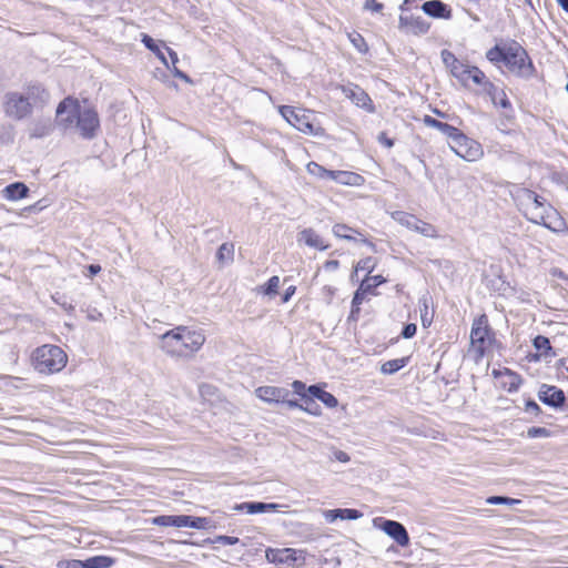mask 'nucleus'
Listing matches in <instances>:
<instances>
[{
    "label": "nucleus",
    "mask_w": 568,
    "mask_h": 568,
    "mask_svg": "<svg viewBox=\"0 0 568 568\" xmlns=\"http://www.w3.org/2000/svg\"><path fill=\"white\" fill-rule=\"evenodd\" d=\"M450 149L459 158L469 162L478 160L484 153L480 144L467 138L462 131L450 141Z\"/></svg>",
    "instance_id": "nucleus-8"
},
{
    "label": "nucleus",
    "mask_w": 568,
    "mask_h": 568,
    "mask_svg": "<svg viewBox=\"0 0 568 568\" xmlns=\"http://www.w3.org/2000/svg\"><path fill=\"white\" fill-rule=\"evenodd\" d=\"M525 410L527 413L538 415L540 412V407L535 400H527L525 405Z\"/></svg>",
    "instance_id": "nucleus-55"
},
{
    "label": "nucleus",
    "mask_w": 568,
    "mask_h": 568,
    "mask_svg": "<svg viewBox=\"0 0 568 568\" xmlns=\"http://www.w3.org/2000/svg\"><path fill=\"white\" fill-rule=\"evenodd\" d=\"M29 189L21 182L9 184L4 187V197L11 201H17L28 195Z\"/></svg>",
    "instance_id": "nucleus-25"
},
{
    "label": "nucleus",
    "mask_w": 568,
    "mask_h": 568,
    "mask_svg": "<svg viewBox=\"0 0 568 568\" xmlns=\"http://www.w3.org/2000/svg\"><path fill=\"white\" fill-rule=\"evenodd\" d=\"M538 398L546 405L558 408L565 404V393L556 387L542 385L538 392Z\"/></svg>",
    "instance_id": "nucleus-14"
},
{
    "label": "nucleus",
    "mask_w": 568,
    "mask_h": 568,
    "mask_svg": "<svg viewBox=\"0 0 568 568\" xmlns=\"http://www.w3.org/2000/svg\"><path fill=\"white\" fill-rule=\"evenodd\" d=\"M334 457H335L336 460H338L341 463L349 462V456L345 452H343V450L334 452Z\"/></svg>",
    "instance_id": "nucleus-58"
},
{
    "label": "nucleus",
    "mask_w": 568,
    "mask_h": 568,
    "mask_svg": "<svg viewBox=\"0 0 568 568\" xmlns=\"http://www.w3.org/2000/svg\"><path fill=\"white\" fill-rule=\"evenodd\" d=\"M442 58L444 63L450 69V72L455 78H457L462 82H467L466 73L468 71L469 65L458 60L448 50L442 51Z\"/></svg>",
    "instance_id": "nucleus-16"
},
{
    "label": "nucleus",
    "mask_w": 568,
    "mask_h": 568,
    "mask_svg": "<svg viewBox=\"0 0 568 568\" xmlns=\"http://www.w3.org/2000/svg\"><path fill=\"white\" fill-rule=\"evenodd\" d=\"M280 286V277L278 276H272L264 288V293L266 295H275L277 293Z\"/></svg>",
    "instance_id": "nucleus-42"
},
{
    "label": "nucleus",
    "mask_w": 568,
    "mask_h": 568,
    "mask_svg": "<svg viewBox=\"0 0 568 568\" xmlns=\"http://www.w3.org/2000/svg\"><path fill=\"white\" fill-rule=\"evenodd\" d=\"M536 195H537V193L529 189H521L518 192V195H517L518 197L516 199V201H517L518 205L520 206V210L523 211L524 214H525V210H527L529 207V205L536 201Z\"/></svg>",
    "instance_id": "nucleus-31"
},
{
    "label": "nucleus",
    "mask_w": 568,
    "mask_h": 568,
    "mask_svg": "<svg viewBox=\"0 0 568 568\" xmlns=\"http://www.w3.org/2000/svg\"><path fill=\"white\" fill-rule=\"evenodd\" d=\"M4 111L9 116L20 120L31 113V102L24 94L9 92L6 94Z\"/></svg>",
    "instance_id": "nucleus-9"
},
{
    "label": "nucleus",
    "mask_w": 568,
    "mask_h": 568,
    "mask_svg": "<svg viewBox=\"0 0 568 568\" xmlns=\"http://www.w3.org/2000/svg\"><path fill=\"white\" fill-rule=\"evenodd\" d=\"M57 116L65 129L75 122L77 129L85 139H92L100 126L98 113L89 106H81L71 98L60 102L57 108Z\"/></svg>",
    "instance_id": "nucleus-2"
},
{
    "label": "nucleus",
    "mask_w": 568,
    "mask_h": 568,
    "mask_svg": "<svg viewBox=\"0 0 568 568\" xmlns=\"http://www.w3.org/2000/svg\"><path fill=\"white\" fill-rule=\"evenodd\" d=\"M361 307L352 304V310L348 316V321H357L359 316Z\"/></svg>",
    "instance_id": "nucleus-60"
},
{
    "label": "nucleus",
    "mask_w": 568,
    "mask_h": 568,
    "mask_svg": "<svg viewBox=\"0 0 568 568\" xmlns=\"http://www.w3.org/2000/svg\"><path fill=\"white\" fill-rule=\"evenodd\" d=\"M233 255L234 247L233 244L230 243H223L216 252V258L220 263L232 262Z\"/></svg>",
    "instance_id": "nucleus-37"
},
{
    "label": "nucleus",
    "mask_w": 568,
    "mask_h": 568,
    "mask_svg": "<svg viewBox=\"0 0 568 568\" xmlns=\"http://www.w3.org/2000/svg\"><path fill=\"white\" fill-rule=\"evenodd\" d=\"M486 58L494 64L503 62L510 73L519 78L530 79L536 73L530 57L516 40H510L504 45H494L486 52Z\"/></svg>",
    "instance_id": "nucleus-1"
},
{
    "label": "nucleus",
    "mask_w": 568,
    "mask_h": 568,
    "mask_svg": "<svg viewBox=\"0 0 568 568\" xmlns=\"http://www.w3.org/2000/svg\"><path fill=\"white\" fill-rule=\"evenodd\" d=\"M353 45L362 53L367 52L368 47L364 38L359 33H352L348 36Z\"/></svg>",
    "instance_id": "nucleus-40"
},
{
    "label": "nucleus",
    "mask_w": 568,
    "mask_h": 568,
    "mask_svg": "<svg viewBox=\"0 0 568 568\" xmlns=\"http://www.w3.org/2000/svg\"><path fill=\"white\" fill-rule=\"evenodd\" d=\"M495 341V333L489 326L488 317L481 314L475 318L470 331V353L474 354L476 362L484 358Z\"/></svg>",
    "instance_id": "nucleus-5"
},
{
    "label": "nucleus",
    "mask_w": 568,
    "mask_h": 568,
    "mask_svg": "<svg viewBox=\"0 0 568 568\" xmlns=\"http://www.w3.org/2000/svg\"><path fill=\"white\" fill-rule=\"evenodd\" d=\"M50 124H47V123H43V124H36L32 130H31V133L30 135L32 138H42V136H45L49 134L50 132Z\"/></svg>",
    "instance_id": "nucleus-43"
},
{
    "label": "nucleus",
    "mask_w": 568,
    "mask_h": 568,
    "mask_svg": "<svg viewBox=\"0 0 568 568\" xmlns=\"http://www.w3.org/2000/svg\"><path fill=\"white\" fill-rule=\"evenodd\" d=\"M341 90L343 94L356 106L362 108L369 113L375 111L372 99L361 87L349 83L347 85H341Z\"/></svg>",
    "instance_id": "nucleus-11"
},
{
    "label": "nucleus",
    "mask_w": 568,
    "mask_h": 568,
    "mask_svg": "<svg viewBox=\"0 0 568 568\" xmlns=\"http://www.w3.org/2000/svg\"><path fill=\"white\" fill-rule=\"evenodd\" d=\"M534 347L544 356H555L548 337L538 335L532 341Z\"/></svg>",
    "instance_id": "nucleus-33"
},
{
    "label": "nucleus",
    "mask_w": 568,
    "mask_h": 568,
    "mask_svg": "<svg viewBox=\"0 0 568 568\" xmlns=\"http://www.w3.org/2000/svg\"><path fill=\"white\" fill-rule=\"evenodd\" d=\"M422 10L425 14L435 19L449 20L453 17L450 7L440 0H429L424 2Z\"/></svg>",
    "instance_id": "nucleus-15"
},
{
    "label": "nucleus",
    "mask_w": 568,
    "mask_h": 568,
    "mask_svg": "<svg viewBox=\"0 0 568 568\" xmlns=\"http://www.w3.org/2000/svg\"><path fill=\"white\" fill-rule=\"evenodd\" d=\"M297 242L300 244H304L306 246L325 251L328 248V245L324 243L322 236L313 229H304L297 234Z\"/></svg>",
    "instance_id": "nucleus-17"
},
{
    "label": "nucleus",
    "mask_w": 568,
    "mask_h": 568,
    "mask_svg": "<svg viewBox=\"0 0 568 568\" xmlns=\"http://www.w3.org/2000/svg\"><path fill=\"white\" fill-rule=\"evenodd\" d=\"M255 395L265 403L282 404V400H286V397H290L291 393L284 387L260 386L255 389Z\"/></svg>",
    "instance_id": "nucleus-13"
},
{
    "label": "nucleus",
    "mask_w": 568,
    "mask_h": 568,
    "mask_svg": "<svg viewBox=\"0 0 568 568\" xmlns=\"http://www.w3.org/2000/svg\"><path fill=\"white\" fill-rule=\"evenodd\" d=\"M524 215L528 221L542 225L554 232H558L564 227V221L558 216L557 211L538 194L536 195V201L525 210Z\"/></svg>",
    "instance_id": "nucleus-6"
},
{
    "label": "nucleus",
    "mask_w": 568,
    "mask_h": 568,
    "mask_svg": "<svg viewBox=\"0 0 568 568\" xmlns=\"http://www.w3.org/2000/svg\"><path fill=\"white\" fill-rule=\"evenodd\" d=\"M379 527L386 535H388L390 538H393L399 546H402V547L408 546L409 536H408V532L403 524L395 521V520H390V519H384Z\"/></svg>",
    "instance_id": "nucleus-12"
},
{
    "label": "nucleus",
    "mask_w": 568,
    "mask_h": 568,
    "mask_svg": "<svg viewBox=\"0 0 568 568\" xmlns=\"http://www.w3.org/2000/svg\"><path fill=\"white\" fill-rule=\"evenodd\" d=\"M324 166L317 164L316 162H310L307 165H306V170L307 172L311 174V175H314V176H317L320 179L323 178V173H324Z\"/></svg>",
    "instance_id": "nucleus-50"
},
{
    "label": "nucleus",
    "mask_w": 568,
    "mask_h": 568,
    "mask_svg": "<svg viewBox=\"0 0 568 568\" xmlns=\"http://www.w3.org/2000/svg\"><path fill=\"white\" fill-rule=\"evenodd\" d=\"M364 7L366 10H371L373 12H381L383 9V3L378 2L377 0H366Z\"/></svg>",
    "instance_id": "nucleus-52"
},
{
    "label": "nucleus",
    "mask_w": 568,
    "mask_h": 568,
    "mask_svg": "<svg viewBox=\"0 0 568 568\" xmlns=\"http://www.w3.org/2000/svg\"><path fill=\"white\" fill-rule=\"evenodd\" d=\"M88 271H89L90 276H94L101 272V266L98 264H91L88 266Z\"/></svg>",
    "instance_id": "nucleus-64"
},
{
    "label": "nucleus",
    "mask_w": 568,
    "mask_h": 568,
    "mask_svg": "<svg viewBox=\"0 0 568 568\" xmlns=\"http://www.w3.org/2000/svg\"><path fill=\"white\" fill-rule=\"evenodd\" d=\"M416 226L417 227H415L414 232H416L425 237H430V239L438 237L437 230L433 224L418 219Z\"/></svg>",
    "instance_id": "nucleus-35"
},
{
    "label": "nucleus",
    "mask_w": 568,
    "mask_h": 568,
    "mask_svg": "<svg viewBox=\"0 0 568 568\" xmlns=\"http://www.w3.org/2000/svg\"><path fill=\"white\" fill-rule=\"evenodd\" d=\"M280 505L274 503L245 501L242 504H236L233 509L253 515L267 511H276Z\"/></svg>",
    "instance_id": "nucleus-19"
},
{
    "label": "nucleus",
    "mask_w": 568,
    "mask_h": 568,
    "mask_svg": "<svg viewBox=\"0 0 568 568\" xmlns=\"http://www.w3.org/2000/svg\"><path fill=\"white\" fill-rule=\"evenodd\" d=\"M493 374L495 377H506L507 378V381L504 382V387L509 393L517 392L523 382L520 375L511 372L508 368H504L503 371L494 369Z\"/></svg>",
    "instance_id": "nucleus-23"
},
{
    "label": "nucleus",
    "mask_w": 568,
    "mask_h": 568,
    "mask_svg": "<svg viewBox=\"0 0 568 568\" xmlns=\"http://www.w3.org/2000/svg\"><path fill=\"white\" fill-rule=\"evenodd\" d=\"M369 281L371 280H364L359 287L357 288V291L354 293V296H353V300H352V304L353 305H358L361 306V304L363 303L364 298H365V295L371 293V286H369Z\"/></svg>",
    "instance_id": "nucleus-38"
},
{
    "label": "nucleus",
    "mask_w": 568,
    "mask_h": 568,
    "mask_svg": "<svg viewBox=\"0 0 568 568\" xmlns=\"http://www.w3.org/2000/svg\"><path fill=\"white\" fill-rule=\"evenodd\" d=\"M467 81L471 80L475 84L483 85L484 90L491 97L494 103H496V97L493 94V90L496 91V87L486 79L485 73L477 67L469 65L466 73Z\"/></svg>",
    "instance_id": "nucleus-18"
},
{
    "label": "nucleus",
    "mask_w": 568,
    "mask_h": 568,
    "mask_svg": "<svg viewBox=\"0 0 568 568\" xmlns=\"http://www.w3.org/2000/svg\"><path fill=\"white\" fill-rule=\"evenodd\" d=\"M204 342L205 336L202 331L176 326L161 335L160 347L170 356L189 357L196 353Z\"/></svg>",
    "instance_id": "nucleus-3"
},
{
    "label": "nucleus",
    "mask_w": 568,
    "mask_h": 568,
    "mask_svg": "<svg viewBox=\"0 0 568 568\" xmlns=\"http://www.w3.org/2000/svg\"><path fill=\"white\" fill-rule=\"evenodd\" d=\"M172 72H173L174 77H176L187 83H191L190 77L186 73H184L183 71H181L180 69H178L176 65H173Z\"/></svg>",
    "instance_id": "nucleus-57"
},
{
    "label": "nucleus",
    "mask_w": 568,
    "mask_h": 568,
    "mask_svg": "<svg viewBox=\"0 0 568 568\" xmlns=\"http://www.w3.org/2000/svg\"><path fill=\"white\" fill-rule=\"evenodd\" d=\"M363 181V178L354 172L348 171H337L335 176V182L342 185H359Z\"/></svg>",
    "instance_id": "nucleus-29"
},
{
    "label": "nucleus",
    "mask_w": 568,
    "mask_h": 568,
    "mask_svg": "<svg viewBox=\"0 0 568 568\" xmlns=\"http://www.w3.org/2000/svg\"><path fill=\"white\" fill-rule=\"evenodd\" d=\"M398 28L405 33L422 36L428 32L430 23L423 16H414L412 13H400Z\"/></svg>",
    "instance_id": "nucleus-10"
},
{
    "label": "nucleus",
    "mask_w": 568,
    "mask_h": 568,
    "mask_svg": "<svg viewBox=\"0 0 568 568\" xmlns=\"http://www.w3.org/2000/svg\"><path fill=\"white\" fill-rule=\"evenodd\" d=\"M422 303H423V308H420L422 324H423V326L426 327L432 324L433 314H429V312H428L427 298H424L422 301Z\"/></svg>",
    "instance_id": "nucleus-44"
},
{
    "label": "nucleus",
    "mask_w": 568,
    "mask_h": 568,
    "mask_svg": "<svg viewBox=\"0 0 568 568\" xmlns=\"http://www.w3.org/2000/svg\"><path fill=\"white\" fill-rule=\"evenodd\" d=\"M390 216L398 224H400L402 226H404L413 232H414L415 227H417L416 224H417L418 217H416L413 214H409V213L403 212V211H394L390 213Z\"/></svg>",
    "instance_id": "nucleus-27"
},
{
    "label": "nucleus",
    "mask_w": 568,
    "mask_h": 568,
    "mask_svg": "<svg viewBox=\"0 0 568 568\" xmlns=\"http://www.w3.org/2000/svg\"><path fill=\"white\" fill-rule=\"evenodd\" d=\"M323 392L324 389L318 385H311L307 387V395L311 396L313 399H320V396Z\"/></svg>",
    "instance_id": "nucleus-54"
},
{
    "label": "nucleus",
    "mask_w": 568,
    "mask_h": 568,
    "mask_svg": "<svg viewBox=\"0 0 568 568\" xmlns=\"http://www.w3.org/2000/svg\"><path fill=\"white\" fill-rule=\"evenodd\" d=\"M168 53H169V57L171 59V62H172V65H176V63L179 62V57H178V53L175 51H173L171 48L166 47L165 48Z\"/></svg>",
    "instance_id": "nucleus-62"
},
{
    "label": "nucleus",
    "mask_w": 568,
    "mask_h": 568,
    "mask_svg": "<svg viewBox=\"0 0 568 568\" xmlns=\"http://www.w3.org/2000/svg\"><path fill=\"white\" fill-rule=\"evenodd\" d=\"M280 114L295 129L305 133L313 134L314 125L311 121L310 114L303 109H296L291 105L278 106Z\"/></svg>",
    "instance_id": "nucleus-7"
},
{
    "label": "nucleus",
    "mask_w": 568,
    "mask_h": 568,
    "mask_svg": "<svg viewBox=\"0 0 568 568\" xmlns=\"http://www.w3.org/2000/svg\"><path fill=\"white\" fill-rule=\"evenodd\" d=\"M152 523L161 527H182V515H162L152 519Z\"/></svg>",
    "instance_id": "nucleus-30"
},
{
    "label": "nucleus",
    "mask_w": 568,
    "mask_h": 568,
    "mask_svg": "<svg viewBox=\"0 0 568 568\" xmlns=\"http://www.w3.org/2000/svg\"><path fill=\"white\" fill-rule=\"evenodd\" d=\"M318 400H321L328 408H334V407H336L338 405L337 398L333 394H331V393H328L326 390H324L321 394Z\"/></svg>",
    "instance_id": "nucleus-41"
},
{
    "label": "nucleus",
    "mask_w": 568,
    "mask_h": 568,
    "mask_svg": "<svg viewBox=\"0 0 568 568\" xmlns=\"http://www.w3.org/2000/svg\"><path fill=\"white\" fill-rule=\"evenodd\" d=\"M266 558L270 562L274 564H291L296 560V550L292 548L268 549Z\"/></svg>",
    "instance_id": "nucleus-21"
},
{
    "label": "nucleus",
    "mask_w": 568,
    "mask_h": 568,
    "mask_svg": "<svg viewBox=\"0 0 568 568\" xmlns=\"http://www.w3.org/2000/svg\"><path fill=\"white\" fill-rule=\"evenodd\" d=\"M416 331H417V326L413 323H409L404 326L400 335L404 338H412L413 336H415Z\"/></svg>",
    "instance_id": "nucleus-51"
},
{
    "label": "nucleus",
    "mask_w": 568,
    "mask_h": 568,
    "mask_svg": "<svg viewBox=\"0 0 568 568\" xmlns=\"http://www.w3.org/2000/svg\"><path fill=\"white\" fill-rule=\"evenodd\" d=\"M282 404H285L288 408L301 409V402L296 399H290V397H286V400H282Z\"/></svg>",
    "instance_id": "nucleus-61"
},
{
    "label": "nucleus",
    "mask_w": 568,
    "mask_h": 568,
    "mask_svg": "<svg viewBox=\"0 0 568 568\" xmlns=\"http://www.w3.org/2000/svg\"><path fill=\"white\" fill-rule=\"evenodd\" d=\"M26 98L31 102L32 106L43 105L49 101V92L40 84H32L27 88Z\"/></svg>",
    "instance_id": "nucleus-20"
},
{
    "label": "nucleus",
    "mask_w": 568,
    "mask_h": 568,
    "mask_svg": "<svg viewBox=\"0 0 568 568\" xmlns=\"http://www.w3.org/2000/svg\"><path fill=\"white\" fill-rule=\"evenodd\" d=\"M336 173H337V171H332V170L324 169V173H323V178L322 179L323 180L335 181Z\"/></svg>",
    "instance_id": "nucleus-63"
},
{
    "label": "nucleus",
    "mask_w": 568,
    "mask_h": 568,
    "mask_svg": "<svg viewBox=\"0 0 568 568\" xmlns=\"http://www.w3.org/2000/svg\"><path fill=\"white\" fill-rule=\"evenodd\" d=\"M239 541H240V539L237 537L224 536V535H219L214 539L211 540V542H217V544H222V545H226V546L236 545Z\"/></svg>",
    "instance_id": "nucleus-48"
},
{
    "label": "nucleus",
    "mask_w": 568,
    "mask_h": 568,
    "mask_svg": "<svg viewBox=\"0 0 568 568\" xmlns=\"http://www.w3.org/2000/svg\"><path fill=\"white\" fill-rule=\"evenodd\" d=\"M182 527H190L194 529H211L215 526L212 525V521L206 517L182 515Z\"/></svg>",
    "instance_id": "nucleus-26"
},
{
    "label": "nucleus",
    "mask_w": 568,
    "mask_h": 568,
    "mask_svg": "<svg viewBox=\"0 0 568 568\" xmlns=\"http://www.w3.org/2000/svg\"><path fill=\"white\" fill-rule=\"evenodd\" d=\"M423 121L425 125L439 130L443 134L450 139V141L454 138L458 136V133H460V130H458L457 128L448 123L442 122L437 119H434L430 115H425Z\"/></svg>",
    "instance_id": "nucleus-22"
},
{
    "label": "nucleus",
    "mask_w": 568,
    "mask_h": 568,
    "mask_svg": "<svg viewBox=\"0 0 568 568\" xmlns=\"http://www.w3.org/2000/svg\"><path fill=\"white\" fill-rule=\"evenodd\" d=\"M366 280H371L369 281V286H371V293L373 292V290L375 287H377L379 284L383 283V278L382 276L377 275V276H372V277H367Z\"/></svg>",
    "instance_id": "nucleus-59"
},
{
    "label": "nucleus",
    "mask_w": 568,
    "mask_h": 568,
    "mask_svg": "<svg viewBox=\"0 0 568 568\" xmlns=\"http://www.w3.org/2000/svg\"><path fill=\"white\" fill-rule=\"evenodd\" d=\"M292 388H293V392L301 397V399L308 396L307 387H306L305 383H303L302 381H294L292 383Z\"/></svg>",
    "instance_id": "nucleus-49"
},
{
    "label": "nucleus",
    "mask_w": 568,
    "mask_h": 568,
    "mask_svg": "<svg viewBox=\"0 0 568 568\" xmlns=\"http://www.w3.org/2000/svg\"><path fill=\"white\" fill-rule=\"evenodd\" d=\"M486 503L489 505H518L521 503L519 499L506 497V496H491L486 499Z\"/></svg>",
    "instance_id": "nucleus-39"
},
{
    "label": "nucleus",
    "mask_w": 568,
    "mask_h": 568,
    "mask_svg": "<svg viewBox=\"0 0 568 568\" xmlns=\"http://www.w3.org/2000/svg\"><path fill=\"white\" fill-rule=\"evenodd\" d=\"M527 435L529 438L549 437L550 432L545 427H530Z\"/></svg>",
    "instance_id": "nucleus-47"
},
{
    "label": "nucleus",
    "mask_w": 568,
    "mask_h": 568,
    "mask_svg": "<svg viewBox=\"0 0 568 568\" xmlns=\"http://www.w3.org/2000/svg\"><path fill=\"white\" fill-rule=\"evenodd\" d=\"M339 511V519H348V520H355L362 517V513L357 509H351V508H344L338 509Z\"/></svg>",
    "instance_id": "nucleus-45"
},
{
    "label": "nucleus",
    "mask_w": 568,
    "mask_h": 568,
    "mask_svg": "<svg viewBox=\"0 0 568 568\" xmlns=\"http://www.w3.org/2000/svg\"><path fill=\"white\" fill-rule=\"evenodd\" d=\"M493 94L496 97V105H500L501 108L504 109H508L511 106L510 104V101L508 100L506 93L501 90V91H498L496 89V91L493 90Z\"/></svg>",
    "instance_id": "nucleus-46"
},
{
    "label": "nucleus",
    "mask_w": 568,
    "mask_h": 568,
    "mask_svg": "<svg viewBox=\"0 0 568 568\" xmlns=\"http://www.w3.org/2000/svg\"><path fill=\"white\" fill-rule=\"evenodd\" d=\"M114 559L108 556H93L85 560H77L74 567L78 568H110Z\"/></svg>",
    "instance_id": "nucleus-24"
},
{
    "label": "nucleus",
    "mask_w": 568,
    "mask_h": 568,
    "mask_svg": "<svg viewBox=\"0 0 568 568\" xmlns=\"http://www.w3.org/2000/svg\"><path fill=\"white\" fill-rule=\"evenodd\" d=\"M407 363H408V357L390 359V361L385 362L382 365L381 372L383 374H387V375L395 374L400 368L406 366Z\"/></svg>",
    "instance_id": "nucleus-32"
},
{
    "label": "nucleus",
    "mask_w": 568,
    "mask_h": 568,
    "mask_svg": "<svg viewBox=\"0 0 568 568\" xmlns=\"http://www.w3.org/2000/svg\"><path fill=\"white\" fill-rule=\"evenodd\" d=\"M374 265V261L372 257H367L365 260H362L357 263V266H356V271L358 270H362V271H368L371 272V268L373 267Z\"/></svg>",
    "instance_id": "nucleus-53"
},
{
    "label": "nucleus",
    "mask_w": 568,
    "mask_h": 568,
    "mask_svg": "<svg viewBox=\"0 0 568 568\" xmlns=\"http://www.w3.org/2000/svg\"><path fill=\"white\" fill-rule=\"evenodd\" d=\"M31 362L38 373L55 374L65 367L68 355L58 345L44 344L32 352Z\"/></svg>",
    "instance_id": "nucleus-4"
},
{
    "label": "nucleus",
    "mask_w": 568,
    "mask_h": 568,
    "mask_svg": "<svg viewBox=\"0 0 568 568\" xmlns=\"http://www.w3.org/2000/svg\"><path fill=\"white\" fill-rule=\"evenodd\" d=\"M324 517L325 519L328 521V523H333L335 521L336 519L339 518V511L338 509H331V510H326L324 513Z\"/></svg>",
    "instance_id": "nucleus-56"
},
{
    "label": "nucleus",
    "mask_w": 568,
    "mask_h": 568,
    "mask_svg": "<svg viewBox=\"0 0 568 568\" xmlns=\"http://www.w3.org/2000/svg\"><path fill=\"white\" fill-rule=\"evenodd\" d=\"M301 410L312 416H320L322 414L321 406L311 396L301 399Z\"/></svg>",
    "instance_id": "nucleus-36"
},
{
    "label": "nucleus",
    "mask_w": 568,
    "mask_h": 568,
    "mask_svg": "<svg viewBox=\"0 0 568 568\" xmlns=\"http://www.w3.org/2000/svg\"><path fill=\"white\" fill-rule=\"evenodd\" d=\"M142 42L143 44L150 50L152 51L156 57L158 59L168 68H170L169 63H168V60L165 58V54L163 53V51L160 49V47L155 43V41L148 34H142Z\"/></svg>",
    "instance_id": "nucleus-34"
},
{
    "label": "nucleus",
    "mask_w": 568,
    "mask_h": 568,
    "mask_svg": "<svg viewBox=\"0 0 568 568\" xmlns=\"http://www.w3.org/2000/svg\"><path fill=\"white\" fill-rule=\"evenodd\" d=\"M332 231L336 237L347 241H356V237L354 236L355 234L362 235L361 232H358L357 230L342 223L335 224Z\"/></svg>",
    "instance_id": "nucleus-28"
}]
</instances>
